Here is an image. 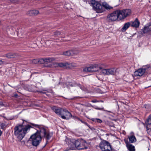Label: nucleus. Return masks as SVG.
Returning <instances> with one entry per match:
<instances>
[{
    "instance_id": "nucleus-1",
    "label": "nucleus",
    "mask_w": 151,
    "mask_h": 151,
    "mask_svg": "<svg viewBox=\"0 0 151 151\" xmlns=\"http://www.w3.org/2000/svg\"><path fill=\"white\" fill-rule=\"evenodd\" d=\"M65 141L66 144H68V145L69 147V149L70 150H74L75 148H76L78 150H83L87 148V144L86 141L83 139L71 140L66 137Z\"/></svg>"
},
{
    "instance_id": "nucleus-2",
    "label": "nucleus",
    "mask_w": 151,
    "mask_h": 151,
    "mask_svg": "<svg viewBox=\"0 0 151 151\" xmlns=\"http://www.w3.org/2000/svg\"><path fill=\"white\" fill-rule=\"evenodd\" d=\"M23 123L24 121L22 124H18L14 128V134L17 136L19 141H21L23 139L27 132L29 131L30 128L32 127L29 125H24Z\"/></svg>"
},
{
    "instance_id": "nucleus-3",
    "label": "nucleus",
    "mask_w": 151,
    "mask_h": 151,
    "mask_svg": "<svg viewBox=\"0 0 151 151\" xmlns=\"http://www.w3.org/2000/svg\"><path fill=\"white\" fill-rule=\"evenodd\" d=\"M87 2L88 3L91 5L94 9L98 13L103 12L105 11V9L109 10L112 8V7L105 3H103L101 5L95 0H91L90 1H87L86 2L87 3Z\"/></svg>"
},
{
    "instance_id": "nucleus-4",
    "label": "nucleus",
    "mask_w": 151,
    "mask_h": 151,
    "mask_svg": "<svg viewBox=\"0 0 151 151\" xmlns=\"http://www.w3.org/2000/svg\"><path fill=\"white\" fill-rule=\"evenodd\" d=\"M31 124L35 128H38L39 129L37 130V132L42 138H45L47 140L50 139L52 135V133L50 132L48 129L41 125H39L31 123Z\"/></svg>"
},
{
    "instance_id": "nucleus-5",
    "label": "nucleus",
    "mask_w": 151,
    "mask_h": 151,
    "mask_svg": "<svg viewBox=\"0 0 151 151\" xmlns=\"http://www.w3.org/2000/svg\"><path fill=\"white\" fill-rule=\"evenodd\" d=\"M103 64H95L89 67H86L83 69V71L85 72H96L99 70H102L103 68Z\"/></svg>"
},
{
    "instance_id": "nucleus-6",
    "label": "nucleus",
    "mask_w": 151,
    "mask_h": 151,
    "mask_svg": "<svg viewBox=\"0 0 151 151\" xmlns=\"http://www.w3.org/2000/svg\"><path fill=\"white\" fill-rule=\"evenodd\" d=\"M41 140V136L37 132L32 135L30 138V140L31 141L32 145L36 147L39 145Z\"/></svg>"
},
{
    "instance_id": "nucleus-7",
    "label": "nucleus",
    "mask_w": 151,
    "mask_h": 151,
    "mask_svg": "<svg viewBox=\"0 0 151 151\" xmlns=\"http://www.w3.org/2000/svg\"><path fill=\"white\" fill-rule=\"evenodd\" d=\"M119 13L117 10H116L109 14L107 17V21L110 22L116 21L117 20H121Z\"/></svg>"
},
{
    "instance_id": "nucleus-8",
    "label": "nucleus",
    "mask_w": 151,
    "mask_h": 151,
    "mask_svg": "<svg viewBox=\"0 0 151 151\" xmlns=\"http://www.w3.org/2000/svg\"><path fill=\"white\" fill-rule=\"evenodd\" d=\"M99 147L102 151H110L111 150V147L110 143L104 140L100 142Z\"/></svg>"
},
{
    "instance_id": "nucleus-9",
    "label": "nucleus",
    "mask_w": 151,
    "mask_h": 151,
    "mask_svg": "<svg viewBox=\"0 0 151 151\" xmlns=\"http://www.w3.org/2000/svg\"><path fill=\"white\" fill-rule=\"evenodd\" d=\"M119 13L120 20H122L125 19L126 17L130 15L131 13V10L129 9H124L122 10H117Z\"/></svg>"
},
{
    "instance_id": "nucleus-10",
    "label": "nucleus",
    "mask_w": 151,
    "mask_h": 151,
    "mask_svg": "<svg viewBox=\"0 0 151 151\" xmlns=\"http://www.w3.org/2000/svg\"><path fill=\"white\" fill-rule=\"evenodd\" d=\"M38 64H44L46 67H50L52 65L50 63V61H52L51 58H41L38 59Z\"/></svg>"
},
{
    "instance_id": "nucleus-11",
    "label": "nucleus",
    "mask_w": 151,
    "mask_h": 151,
    "mask_svg": "<svg viewBox=\"0 0 151 151\" xmlns=\"http://www.w3.org/2000/svg\"><path fill=\"white\" fill-rule=\"evenodd\" d=\"M116 70L114 68L102 69L101 73L104 75H114L116 73Z\"/></svg>"
},
{
    "instance_id": "nucleus-12",
    "label": "nucleus",
    "mask_w": 151,
    "mask_h": 151,
    "mask_svg": "<svg viewBox=\"0 0 151 151\" xmlns=\"http://www.w3.org/2000/svg\"><path fill=\"white\" fill-rule=\"evenodd\" d=\"M65 108L53 106L52 107V110L58 115L61 116L65 114L63 113Z\"/></svg>"
},
{
    "instance_id": "nucleus-13",
    "label": "nucleus",
    "mask_w": 151,
    "mask_h": 151,
    "mask_svg": "<svg viewBox=\"0 0 151 151\" xmlns=\"http://www.w3.org/2000/svg\"><path fill=\"white\" fill-rule=\"evenodd\" d=\"M63 113L65 114L61 116V117L63 119L68 120L71 118L72 116L71 114L65 108L63 109Z\"/></svg>"
},
{
    "instance_id": "nucleus-14",
    "label": "nucleus",
    "mask_w": 151,
    "mask_h": 151,
    "mask_svg": "<svg viewBox=\"0 0 151 151\" xmlns=\"http://www.w3.org/2000/svg\"><path fill=\"white\" fill-rule=\"evenodd\" d=\"M124 141L125 143L126 147L129 151H135V147L129 142L127 140L124 139Z\"/></svg>"
},
{
    "instance_id": "nucleus-15",
    "label": "nucleus",
    "mask_w": 151,
    "mask_h": 151,
    "mask_svg": "<svg viewBox=\"0 0 151 151\" xmlns=\"http://www.w3.org/2000/svg\"><path fill=\"white\" fill-rule=\"evenodd\" d=\"M145 72V69L141 68L139 69L134 72V75L135 76H141L143 75Z\"/></svg>"
},
{
    "instance_id": "nucleus-16",
    "label": "nucleus",
    "mask_w": 151,
    "mask_h": 151,
    "mask_svg": "<svg viewBox=\"0 0 151 151\" xmlns=\"http://www.w3.org/2000/svg\"><path fill=\"white\" fill-rule=\"evenodd\" d=\"M58 65L60 67L64 68L66 69H70L71 67L70 64L68 63H58Z\"/></svg>"
},
{
    "instance_id": "nucleus-17",
    "label": "nucleus",
    "mask_w": 151,
    "mask_h": 151,
    "mask_svg": "<svg viewBox=\"0 0 151 151\" xmlns=\"http://www.w3.org/2000/svg\"><path fill=\"white\" fill-rule=\"evenodd\" d=\"M6 56L9 58H17L20 57V55L17 53H9L6 54Z\"/></svg>"
},
{
    "instance_id": "nucleus-18",
    "label": "nucleus",
    "mask_w": 151,
    "mask_h": 151,
    "mask_svg": "<svg viewBox=\"0 0 151 151\" xmlns=\"http://www.w3.org/2000/svg\"><path fill=\"white\" fill-rule=\"evenodd\" d=\"M39 13V12L38 10H33L28 11L27 12V14L29 16H35Z\"/></svg>"
},
{
    "instance_id": "nucleus-19",
    "label": "nucleus",
    "mask_w": 151,
    "mask_h": 151,
    "mask_svg": "<svg viewBox=\"0 0 151 151\" xmlns=\"http://www.w3.org/2000/svg\"><path fill=\"white\" fill-rule=\"evenodd\" d=\"M150 31H151V24L145 26L142 29V31L144 33H147Z\"/></svg>"
},
{
    "instance_id": "nucleus-20",
    "label": "nucleus",
    "mask_w": 151,
    "mask_h": 151,
    "mask_svg": "<svg viewBox=\"0 0 151 151\" xmlns=\"http://www.w3.org/2000/svg\"><path fill=\"white\" fill-rule=\"evenodd\" d=\"M140 22L138 21L137 18H136L134 21L132 22L131 26L132 27L137 28L139 27Z\"/></svg>"
},
{
    "instance_id": "nucleus-21",
    "label": "nucleus",
    "mask_w": 151,
    "mask_h": 151,
    "mask_svg": "<svg viewBox=\"0 0 151 151\" xmlns=\"http://www.w3.org/2000/svg\"><path fill=\"white\" fill-rule=\"evenodd\" d=\"M128 138L129 139V142L130 143H133L136 141V139L134 135H131L129 136Z\"/></svg>"
},
{
    "instance_id": "nucleus-22",
    "label": "nucleus",
    "mask_w": 151,
    "mask_h": 151,
    "mask_svg": "<svg viewBox=\"0 0 151 151\" xmlns=\"http://www.w3.org/2000/svg\"><path fill=\"white\" fill-rule=\"evenodd\" d=\"M131 25V23L129 22H128L125 23L122 29V30L123 31H126L130 26Z\"/></svg>"
},
{
    "instance_id": "nucleus-23",
    "label": "nucleus",
    "mask_w": 151,
    "mask_h": 151,
    "mask_svg": "<svg viewBox=\"0 0 151 151\" xmlns=\"http://www.w3.org/2000/svg\"><path fill=\"white\" fill-rule=\"evenodd\" d=\"M63 55L67 56H72L71 50L63 52Z\"/></svg>"
},
{
    "instance_id": "nucleus-24",
    "label": "nucleus",
    "mask_w": 151,
    "mask_h": 151,
    "mask_svg": "<svg viewBox=\"0 0 151 151\" xmlns=\"http://www.w3.org/2000/svg\"><path fill=\"white\" fill-rule=\"evenodd\" d=\"M145 123L147 124L150 125L151 124V115H150L146 121Z\"/></svg>"
},
{
    "instance_id": "nucleus-25",
    "label": "nucleus",
    "mask_w": 151,
    "mask_h": 151,
    "mask_svg": "<svg viewBox=\"0 0 151 151\" xmlns=\"http://www.w3.org/2000/svg\"><path fill=\"white\" fill-rule=\"evenodd\" d=\"M71 50L72 56L77 55L79 52L78 50L76 49Z\"/></svg>"
},
{
    "instance_id": "nucleus-26",
    "label": "nucleus",
    "mask_w": 151,
    "mask_h": 151,
    "mask_svg": "<svg viewBox=\"0 0 151 151\" xmlns=\"http://www.w3.org/2000/svg\"><path fill=\"white\" fill-rule=\"evenodd\" d=\"M91 120L95 122H98V123H101L102 122V121L101 119H99L93 118Z\"/></svg>"
},
{
    "instance_id": "nucleus-27",
    "label": "nucleus",
    "mask_w": 151,
    "mask_h": 151,
    "mask_svg": "<svg viewBox=\"0 0 151 151\" xmlns=\"http://www.w3.org/2000/svg\"><path fill=\"white\" fill-rule=\"evenodd\" d=\"M31 63L34 64H38V59H34L31 62Z\"/></svg>"
},
{
    "instance_id": "nucleus-28",
    "label": "nucleus",
    "mask_w": 151,
    "mask_h": 151,
    "mask_svg": "<svg viewBox=\"0 0 151 151\" xmlns=\"http://www.w3.org/2000/svg\"><path fill=\"white\" fill-rule=\"evenodd\" d=\"M5 126V124L4 123H1L0 125L1 128L2 129H3L4 128Z\"/></svg>"
},
{
    "instance_id": "nucleus-29",
    "label": "nucleus",
    "mask_w": 151,
    "mask_h": 151,
    "mask_svg": "<svg viewBox=\"0 0 151 151\" xmlns=\"http://www.w3.org/2000/svg\"><path fill=\"white\" fill-rule=\"evenodd\" d=\"M54 34L55 35L58 36L60 35V32H59L56 31L55 32Z\"/></svg>"
},
{
    "instance_id": "nucleus-30",
    "label": "nucleus",
    "mask_w": 151,
    "mask_h": 151,
    "mask_svg": "<svg viewBox=\"0 0 151 151\" xmlns=\"http://www.w3.org/2000/svg\"><path fill=\"white\" fill-rule=\"evenodd\" d=\"M92 131H94L95 130V128H94L93 127H90V126L89 127H88Z\"/></svg>"
},
{
    "instance_id": "nucleus-31",
    "label": "nucleus",
    "mask_w": 151,
    "mask_h": 151,
    "mask_svg": "<svg viewBox=\"0 0 151 151\" xmlns=\"http://www.w3.org/2000/svg\"><path fill=\"white\" fill-rule=\"evenodd\" d=\"M95 108L96 109L101 110H103V109H104V108H99L97 107V108Z\"/></svg>"
},
{
    "instance_id": "nucleus-32",
    "label": "nucleus",
    "mask_w": 151,
    "mask_h": 151,
    "mask_svg": "<svg viewBox=\"0 0 151 151\" xmlns=\"http://www.w3.org/2000/svg\"><path fill=\"white\" fill-rule=\"evenodd\" d=\"M92 102L93 103H96V102H98V101H97V100H92Z\"/></svg>"
},
{
    "instance_id": "nucleus-33",
    "label": "nucleus",
    "mask_w": 151,
    "mask_h": 151,
    "mask_svg": "<svg viewBox=\"0 0 151 151\" xmlns=\"http://www.w3.org/2000/svg\"><path fill=\"white\" fill-rule=\"evenodd\" d=\"M84 124L86 125V126H88V127H89L90 126V125L87 123H86V122H85L84 123Z\"/></svg>"
},
{
    "instance_id": "nucleus-34",
    "label": "nucleus",
    "mask_w": 151,
    "mask_h": 151,
    "mask_svg": "<svg viewBox=\"0 0 151 151\" xmlns=\"http://www.w3.org/2000/svg\"><path fill=\"white\" fill-rule=\"evenodd\" d=\"M4 63V62L1 60H0V65Z\"/></svg>"
},
{
    "instance_id": "nucleus-35",
    "label": "nucleus",
    "mask_w": 151,
    "mask_h": 151,
    "mask_svg": "<svg viewBox=\"0 0 151 151\" xmlns=\"http://www.w3.org/2000/svg\"><path fill=\"white\" fill-rule=\"evenodd\" d=\"M75 118L76 119H78V120L80 121L81 120V119L79 118L78 117H77L76 116L75 117Z\"/></svg>"
},
{
    "instance_id": "nucleus-36",
    "label": "nucleus",
    "mask_w": 151,
    "mask_h": 151,
    "mask_svg": "<svg viewBox=\"0 0 151 151\" xmlns=\"http://www.w3.org/2000/svg\"><path fill=\"white\" fill-rule=\"evenodd\" d=\"M78 86L80 87V88L81 89H82V88H83V87H82V86L81 85L79 84Z\"/></svg>"
},
{
    "instance_id": "nucleus-37",
    "label": "nucleus",
    "mask_w": 151,
    "mask_h": 151,
    "mask_svg": "<svg viewBox=\"0 0 151 151\" xmlns=\"http://www.w3.org/2000/svg\"><path fill=\"white\" fill-rule=\"evenodd\" d=\"M80 121L83 123L84 124V122H85L84 121L82 120L81 119Z\"/></svg>"
},
{
    "instance_id": "nucleus-38",
    "label": "nucleus",
    "mask_w": 151,
    "mask_h": 151,
    "mask_svg": "<svg viewBox=\"0 0 151 151\" xmlns=\"http://www.w3.org/2000/svg\"><path fill=\"white\" fill-rule=\"evenodd\" d=\"M2 131L0 129V136H1V135L2 134Z\"/></svg>"
},
{
    "instance_id": "nucleus-39",
    "label": "nucleus",
    "mask_w": 151,
    "mask_h": 151,
    "mask_svg": "<svg viewBox=\"0 0 151 151\" xmlns=\"http://www.w3.org/2000/svg\"><path fill=\"white\" fill-rule=\"evenodd\" d=\"M3 104L2 102L0 101V106L2 105Z\"/></svg>"
},
{
    "instance_id": "nucleus-40",
    "label": "nucleus",
    "mask_w": 151,
    "mask_h": 151,
    "mask_svg": "<svg viewBox=\"0 0 151 151\" xmlns=\"http://www.w3.org/2000/svg\"><path fill=\"white\" fill-rule=\"evenodd\" d=\"M18 96L17 94H14V96Z\"/></svg>"
},
{
    "instance_id": "nucleus-41",
    "label": "nucleus",
    "mask_w": 151,
    "mask_h": 151,
    "mask_svg": "<svg viewBox=\"0 0 151 151\" xmlns=\"http://www.w3.org/2000/svg\"><path fill=\"white\" fill-rule=\"evenodd\" d=\"M108 111L109 112H111V111Z\"/></svg>"
}]
</instances>
